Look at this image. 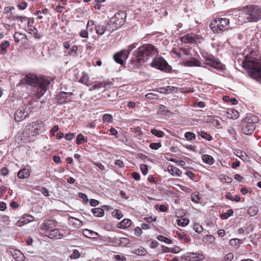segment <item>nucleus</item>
<instances>
[{
  "instance_id": "bf43d9fd",
  "label": "nucleus",
  "mask_w": 261,
  "mask_h": 261,
  "mask_svg": "<svg viewBox=\"0 0 261 261\" xmlns=\"http://www.w3.org/2000/svg\"><path fill=\"white\" fill-rule=\"evenodd\" d=\"M191 199L193 202L196 203H198L200 200L199 196L198 195L193 194L191 196Z\"/></svg>"
},
{
  "instance_id": "f03ea898",
  "label": "nucleus",
  "mask_w": 261,
  "mask_h": 261,
  "mask_svg": "<svg viewBox=\"0 0 261 261\" xmlns=\"http://www.w3.org/2000/svg\"><path fill=\"white\" fill-rule=\"evenodd\" d=\"M158 53V49L154 45L151 44H144L134 51L132 62L141 66Z\"/></svg>"
},
{
  "instance_id": "473e14b6",
  "label": "nucleus",
  "mask_w": 261,
  "mask_h": 261,
  "mask_svg": "<svg viewBox=\"0 0 261 261\" xmlns=\"http://www.w3.org/2000/svg\"><path fill=\"white\" fill-rule=\"evenodd\" d=\"M157 239L160 241L164 242L168 244H170L172 243V241L171 239L162 235L158 236L157 237Z\"/></svg>"
},
{
  "instance_id": "bb28decb",
  "label": "nucleus",
  "mask_w": 261,
  "mask_h": 261,
  "mask_svg": "<svg viewBox=\"0 0 261 261\" xmlns=\"http://www.w3.org/2000/svg\"><path fill=\"white\" fill-rule=\"evenodd\" d=\"M91 211L95 217H101L104 215V211L101 208H94L92 209Z\"/></svg>"
},
{
  "instance_id": "7ed1b4c3",
  "label": "nucleus",
  "mask_w": 261,
  "mask_h": 261,
  "mask_svg": "<svg viewBox=\"0 0 261 261\" xmlns=\"http://www.w3.org/2000/svg\"><path fill=\"white\" fill-rule=\"evenodd\" d=\"M242 64L251 78L261 82V64L259 62L246 59L243 61Z\"/></svg>"
},
{
  "instance_id": "69168bd1",
  "label": "nucleus",
  "mask_w": 261,
  "mask_h": 261,
  "mask_svg": "<svg viewBox=\"0 0 261 261\" xmlns=\"http://www.w3.org/2000/svg\"><path fill=\"white\" fill-rule=\"evenodd\" d=\"M59 129V128L58 125L54 126L50 131V133L51 134V136H54L55 133L58 132Z\"/></svg>"
},
{
  "instance_id": "20e7f679",
  "label": "nucleus",
  "mask_w": 261,
  "mask_h": 261,
  "mask_svg": "<svg viewBox=\"0 0 261 261\" xmlns=\"http://www.w3.org/2000/svg\"><path fill=\"white\" fill-rule=\"evenodd\" d=\"M126 18V13L125 11H119L116 13L108 22V32L109 34L124 24Z\"/></svg>"
},
{
  "instance_id": "603ef678",
  "label": "nucleus",
  "mask_w": 261,
  "mask_h": 261,
  "mask_svg": "<svg viewBox=\"0 0 261 261\" xmlns=\"http://www.w3.org/2000/svg\"><path fill=\"white\" fill-rule=\"evenodd\" d=\"M145 97L148 99H155L158 98V95L154 93H147L145 95Z\"/></svg>"
},
{
  "instance_id": "9d476101",
  "label": "nucleus",
  "mask_w": 261,
  "mask_h": 261,
  "mask_svg": "<svg viewBox=\"0 0 261 261\" xmlns=\"http://www.w3.org/2000/svg\"><path fill=\"white\" fill-rule=\"evenodd\" d=\"M150 65L158 69L165 71L169 70L170 68L167 62L162 57L153 58Z\"/></svg>"
},
{
  "instance_id": "72a5a7b5",
  "label": "nucleus",
  "mask_w": 261,
  "mask_h": 261,
  "mask_svg": "<svg viewBox=\"0 0 261 261\" xmlns=\"http://www.w3.org/2000/svg\"><path fill=\"white\" fill-rule=\"evenodd\" d=\"M236 155L239 157L241 160L245 161L247 160V155L245 152L241 150L236 151Z\"/></svg>"
},
{
  "instance_id": "ddd939ff",
  "label": "nucleus",
  "mask_w": 261,
  "mask_h": 261,
  "mask_svg": "<svg viewBox=\"0 0 261 261\" xmlns=\"http://www.w3.org/2000/svg\"><path fill=\"white\" fill-rule=\"evenodd\" d=\"M186 261H199L203 259V256L201 254H197L194 252H188L181 257Z\"/></svg>"
},
{
  "instance_id": "a211bd4d",
  "label": "nucleus",
  "mask_w": 261,
  "mask_h": 261,
  "mask_svg": "<svg viewBox=\"0 0 261 261\" xmlns=\"http://www.w3.org/2000/svg\"><path fill=\"white\" fill-rule=\"evenodd\" d=\"M184 65L187 67L201 66V63L195 58H192L191 60H188L184 63Z\"/></svg>"
},
{
  "instance_id": "2eb2a0df",
  "label": "nucleus",
  "mask_w": 261,
  "mask_h": 261,
  "mask_svg": "<svg viewBox=\"0 0 261 261\" xmlns=\"http://www.w3.org/2000/svg\"><path fill=\"white\" fill-rule=\"evenodd\" d=\"M198 38L197 35L192 33L183 36L181 37L180 40L186 43H195Z\"/></svg>"
},
{
  "instance_id": "393cba45",
  "label": "nucleus",
  "mask_w": 261,
  "mask_h": 261,
  "mask_svg": "<svg viewBox=\"0 0 261 261\" xmlns=\"http://www.w3.org/2000/svg\"><path fill=\"white\" fill-rule=\"evenodd\" d=\"M68 221L70 224L76 227H80L82 225V221L75 218L71 217L69 218Z\"/></svg>"
},
{
  "instance_id": "7c9ffc66",
  "label": "nucleus",
  "mask_w": 261,
  "mask_h": 261,
  "mask_svg": "<svg viewBox=\"0 0 261 261\" xmlns=\"http://www.w3.org/2000/svg\"><path fill=\"white\" fill-rule=\"evenodd\" d=\"M198 134L203 139H204L207 141H211L212 140V136L210 134H207V133H206L204 131L200 130L198 132Z\"/></svg>"
},
{
  "instance_id": "49530a36",
  "label": "nucleus",
  "mask_w": 261,
  "mask_h": 261,
  "mask_svg": "<svg viewBox=\"0 0 261 261\" xmlns=\"http://www.w3.org/2000/svg\"><path fill=\"white\" fill-rule=\"evenodd\" d=\"M229 243L230 245L235 246L239 245L241 243V241L239 239L235 238L231 239Z\"/></svg>"
},
{
  "instance_id": "1a4fd4ad",
  "label": "nucleus",
  "mask_w": 261,
  "mask_h": 261,
  "mask_svg": "<svg viewBox=\"0 0 261 261\" xmlns=\"http://www.w3.org/2000/svg\"><path fill=\"white\" fill-rule=\"evenodd\" d=\"M27 129L29 134L32 136H37L43 132L44 130V124L41 121L33 122L27 126Z\"/></svg>"
},
{
  "instance_id": "2f4dec72",
  "label": "nucleus",
  "mask_w": 261,
  "mask_h": 261,
  "mask_svg": "<svg viewBox=\"0 0 261 261\" xmlns=\"http://www.w3.org/2000/svg\"><path fill=\"white\" fill-rule=\"evenodd\" d=\"M10 42L9 41L6 40L3 42L0 45V48L3 54H5L7 52L6 48L9 46Z\"/></svg>"
},
{
  "instance_id": "39448f33",
  "label": "nucleus",
  "mask_w": 261,
  "mask_h": 261,
  "mask_svg": "<svg viewBox=\"0 0 261 261\" xmlns=\"http://www.w3.org/2000/svg\"><path fill=\"white\" fill-rule=\"evenodd\" d=\"M258 121V118L255 115L252 114H247V116L243 120L242 133L247 135H251L255 129V124Z\"/></svg>"
},
{
  "instance_id": "58836bf2",
  "label": "nucleus",
  "mask_w": 261,
  "mask_h": 261,
  "mask_svg": "<svg viewBox=\"0 0 261 261\" xmlns=\"http://www.w3.org/2000/svg\"><path fill=\"white\" fill-rule=\"evenodd\" d=\"M112 216L119 220L123 217V214L120 210L116 209L113 212Z\"/></svg>"
},
{
  "instance_id": "c85d7f7f",
  "label": "nucleus",
  "mask_w": 261,
  "mask_h": 261,
  "mask_svg": "<svg viewBox=\"0 0 261 261\" xmlns=\"http://www.w3.org/2000/svg\"><path fill=\"white\" fill-rule=\"evenodd\" d=\"M177 224L178 226L184 227L187 226L189 223V220L187 218H182L180 219H177L176 220Z\"/></svg>"
},
{
  "instance_id": "774afa93",
  "label": "nucleus",
  "mask_w": 261,
  "mask_h": 261,
  "mask_svg": "<svg viewBox=\"0 0 261 261\" xmlns=\"http://www.w3.org/2000/svg\"><path fill=\"white\" fill-rule=\"evenodd\" d=\"M1 174L3 176H7L9 173L8 169L5 167L2 168L1 169Z\"/></svg>"
},
{
  "instance_id": "8fccbe9b",
  "label": "nucleus",
  "mask_w": 261,
  "mask_h": 261,
  "mask_svg": "<svg viewBox=\"0 0 261 261\" xmlns=\"http://www.w3.org/2000/svg\"><path fill=\"white\" fill-rule=\"evenodd\" d=\"M140 169L142 174L144 175H146L148 173V167L146 165L142 164L140 165Z\"/></svg>"
},
{
  "instance_id": "052dcab7",
  "label": "nucleus",
  "mask_w": 261,
  "mask_h": 261,
  "mask_svg": "<svg viewBox=\"0 0 261 261\" xmlns=\"http://www.w3.org/2000/svg\"><path fill=\"white\" fill-rule=\"evenodd\" d=\"M27 6V3L24 1L21 2L18 5V7L20 10H24Z\"/></svg>"
},
{
  "instance_id": "c9c22d12",
  "label": "nucleus",
  "mask_w": 261,
  "mask_h": 261,
  "mask_svg": "<svg viewBox=\"0 0 261 261\" xmlns=\"http://www.w3.org/2000/svg\"><path fill=\"white\" fill-rule=\"evenodd\" d=\"M233 213V211L232 209H229L226 213H223L221 215V218L222 219H227L229 217L231 216Z\"/></svg>"
},
{
  "instance_id": "338daca9",
  "label": "nucleus",
  "mask_w": 261,
  "mask_h": 261,
  "mask_svg": "<svg viewBox=\"0 0 261 261\" xmlns=\"http://www.w3.org/2000/svg\"><path fill=\"white\" fill-rule=\"evenodd\" d=\"M80 36L82 38H88V33L87 31L86 30H82L80 32Z\"/></svg>"
},
{
  "instance_id": "aec40b11",
  "label": "nucleus",
  "mask_w": 261,
  "mask_h": 261,
  "mask_svg": "<svg viewBox=\"0 0 261 261\" xmlns=\"http://www.w3.org/2000/svg\"><path fill=\"white\" fill-rule=\"evenodd\" d=\"M83 234L86 237L95 239L98 236V233L93 230L85 229L83 230Z\"/></svg>"
},
{
  "instance_id": "b1692460",
  "label": "nucleus",
  "mask_w": 261,
  "mask_h": 261,
  "mask_svg": "<svg viewBox=\"0 0 261 261\" xmlns=\"http://www.w3.org/2000/svg\"><path fill=\"white\" fill-rule=\"evenodd\" d=\"M95 29L98 35H102L106 31H108V25L106 27L102 25H95Z\"/></svg>"
},
{
  "instance_id": "cd10ccee",
  "label": "nucleus",
  "mask_w": 261,
  "mask_h": 261,
  "mask_svg": "<svg viewBox=\"0 0 261 261\" xmlns=\"http://www.w3.org/2000/svg\"><path fill=\"white\" fill-rule=\"evenodd\" d=\"M130 242L129 240L127 238H120L115 241L120 246H125Z\"/></svg>"
},
{
  "instance_id": "5701e85b",
  "label": "nucleus",
  "mask_w": 261,
  "mask_h": 261,
  "mask_svg": "<svg viewBox=\"0 0 261 261\" xmlns=\"http://www.w3.org/2000/svg\"><path fill=\"white\" fill-rule=\"evenodd\" d=\"M131 221L128 219H124L117 224V227L120 229H124L130 226Z\"/></svg>"
},
{
  "instance_id": "6ab92c4d",
  "label": "nucleus",
  "mask_w": 261,
  "mask_h": 261,
  "mask_svg": "<svg viewBox=\"0 0 261 261\" xmlns=\"http://www.w3.org/2000/svg\"><path fill=\"white\" fill-rule=\"evenodd\" d=\"M224 112L226 114V116L229 119H236L239 115L237 111L232 109L226 110Z\"/></svg>"
},
{
  "instance_id": "5fc2aeb1",
  "label": "nucleus",
  "mask_w": 261,
  "mask_h": 261,
  "mask_svg": "<svg viewBox=\"0 0 261 261\" xmlns=\"http://www.w3.org/2000/svg\"><path fill=\"white\" fill-rule=\"evenodd\" d=\"M194 230L198 233H200L202 231L203 228L199 224H195L193 227Z\"/></svg>"
},
{
  "instance_id": "4c0bfd02",
  "label": "nucleus",
  "mask_w": 261,
  "mask_h": 261,
  "mask_svg": "<svg viewBox=\"0 0 261 261\" xmlns=\"http://www.w3.org/2000/svg\"><path fill=\"white\" fill-rule=\"evenodd\" d=\"M84 142H87V139H86L82 134H79L76 137V144L80 145Z\"/></svg>"
},
{
  "instance_id": "6e6552de",
  "label": "nucleus",
  "mask_w": 261,
  "mask_h": 261,
  "mask_svg": "<svg viewBox=\"0 0 261 261\" xmlns=\"http://www.w3.org/2000/svg\"><path fill=\"white\" fill-rule=\"evenodd\" d=\"M32 106L31 103L24 105L18 109L15 113V119L19 122L29 116V114L32 112Z\"/></svg>"
},
{
  "instance_id": "0eeeda50",
  "label": "nucleus",
  "mask_w": 261,
  "mask_h": 261,
  "mask_svg": "<svg viewBox=\"0 0 261 261\" xmlns=\"http://www.w3.org/2000/svg\"><path fill=\"white\" fill-rule=\"evenodd\" d=\"M229 23L228 19L217 18L211 22L210 28L214 33L219 34L228 30Z\"/></svg>"
},
{
  "instance_id": "3c124183",
  "label": "nucleus",
  "mask_w": 261,
  "mask_h": 261,
  "mask_svg": "<svg viewBox=\"0 0 261 261\" xmlns=\"http://www.w3.org/2000/svg\"><path fill=\"white\" fill-rule=\"evenodd\" d=\"M166 108L165 106L163 105H161L158 110V113L161 115L166 114V112L168 111L166 110Z\"/></svg>"
},
{
  "instance_id": "4d7b16f0",
  "label": "nucleus",
  "mask_w": 261,
  "mask_h": 261,
  "mask_svg": "<svg viewBox=\"0 0 261 261\" xmlns=\"http://www.w3.org/2000/svg\"><path fill=\"white\" fill-rule=\"evenodd\" d=\"M166 89L167 93H169L173 92H176L177 88L173 86H167Z\"/></svg>"
},
{
  "instance_id": "e433bc0d",
  "label": "nucleus",
  "mask_w": 261,
  "mask_h": 261,
  "mask_svg": "<svg viewBox=\"0 0 261 261\" xmlns=\"http://www.w3.org/2000/svg\"><path fill=\"white\" fill-rule=\"evenodd\" d=\"M185 137L189 141H192L196 139V135L192 132H187L185 134Z\"/></svg>"
},
{
  "instance_id": "4468645a",
  "label": "nucleus",
  "mask_w": 261,
  "mask_h": 261,
  "mask_svg": "<svg viewBox=\"0 0 261 261\" xmlns=\"http://www.w3.org/2000/svg\"><path fill=\"white\" fill-rule=\"evenodd\" d=\"M57 222L55 220H48L45 222L43 223L40 225V229L44 231L45 234L48 233V231L50 229H52L57 226Z\"/></svg>"
},
{
  "instance_id": "c756f323",
  "label": "nucleus",
  "mask_w": 261,
  "mask_h": 261,
  "mask_svg": "<svg viewBox=\"0 0 261 261\" xmlns=\"http://www.w3.org/2000/svg\"><path fill=\"white\" fill-rule=\"evenodd\" d=\"M133 252L139 255H145L147 253L146 249L142 247H140V248L135 249L134 251H133Z\"/></svg>"
},
{
  "instance_id": "a18cd8bd",
  "label": "nucleus",
  "mask_w": 261,
  "mask_h": 261,
  "mask_svg": "<svg viewBox=\"0 0 261 261\" xmlns=\"http://www.w3.org/2000/svg\"><path fill=\"white\" fill-rule=\"evenodd\" d=\"M162 146L161 143H151L149 144V147L152 149L157 150Z\"/></svg>"
},
{
  "instance_id": "09e8293b",
  "label": "nucleus",
  "mask_w": 261,
  "mask_h": 261,
  "mask_svg": "<svg viewBox=\"0 0 261 261\" xmlns=\"http://www.w3.org/2000/svg\"><path fill=\"white\" fill-rule=\"evenodd\" d=\"M23 219L25 220H23V222H25V223H28L34 220V217L30 215H25L23 217Z\"/></svg>"
},
{
  "instance_id": "423d86ee",
  "label": "nucleus",
  "mask_w": 261,
  "mask_h": 261,
  "mask_svg": "<svg viewBox=\"0 0 261 261\" xmlns=\"http://www.w3.org/2000/svg\"><path fill=\"white\" fill-rule=\"evenodd\" d=\"M245 18L250 22H257L261 19V8L258 6L249 5L244 8Z\"/></svg>"
},
{
  "instance_id": "6e6d98bb",
  "label": "nucleus",
  "mask_w": 261,
  "mask_h": 261,
  "mask_svg": "<svg viewBox=\"0 0 261 261\" xmlns=\"http://www.w3.org/2000/svg\"><path fill=\"white\" fill-rule=\"evenodd\" d=\"M233 258V254L232 253H228L225 255L224 259L225 261H231Z\"/></svg>"
},
{
  "instance_id": "37998d69",
  "label": "nucleus",
  "mask_w": 261,
  "mask_h": 261,
  "mask_svg": "<svg viewBox=\"0 0 261 261\" xmlns=\"http://www.w3.org/2000/svg\"><path fill=\"white\" fill-rule=\"evenodd\" d=\"M215 237L212 235H207L203 237L202 240L204 242H210L212 243L215 241Z\"/></svg>"
},
{
  "instance_id": "f257e3e1",
  "label": "nucleus",
  "mask_w": 261,
  "mask_h": 261,
  "mask_svg": "<svg viewBox=\"0 0 261 261\" xmlns=\"http://www.w3.org/2000/svg\"><path fill=\"white\" fill-rule=\"evenodd\" d=\"M49 81L44 77L28 74L22 78L19 84H28L32 86L31 94L36 98H40L48 88Z\"/></svg>"
},
{
  "instance_id": "f8f14e48",
  "label": "nucleus",
  "mask_w": 261,
  "mask_h": 261,
  "mask_svg": "<svg viewBox=\"0 0 261 261\" xmlns=\"http://www.w3.org/2000/svg\"><path fill=\"white\" fill-rule=\"evenodd\" d=\"M128 56V53L126 52L125 50H122L115 54L113 58L116 63L122 65L123 64L124 61L127 58Z\"/></svg>"
},
{
  "instance_id": "412c9836",
  "label": "nucleus",
  "mask_w": 261,
  "mask_h": 261,
  "mask_svg": "<svg viewBox=\"0 0 261 261\" xmlns=\"http://www.w3.org/2000/svg\"><path fill=\"white\" fill-rule=\"evenodd\" d=\"M168 171L172 175L179 176L181 174V171L177 167L173 166H168L167 168Z\"/></svg>"
},
{
  "instance_id": "864d4df0",
  "label": "nucleus",
  "mask_w": 261,
  "mask_h": 261,
  "mask_svg": "<svg viewBox=\"0 0 261 261\" xmlns=\"http://www.w3.org/2000/svg\"><path fill=\"white\" fill-rule=\"evenodd\" d=\"M71 95H72V94L71 93H67V92H62L60 93L59 97H60V98H63L67 99L68 97H70Z\"/></svg>"
},
{
  "instance_id": "680f3d73",
  "label": "nucleus",
  "mask_w": 261,
  "mask_h": 261,
  "mask_svg": "<svg viewBox=\"0 0 261 261\" xmlns=\"http://www.w3.org/2000/svg\"><path fill=\"white\" fill-rule=\"evenodd\" d=\"M212 123L214 126H215L218 128H221V127H220L221 123L218 120L214 119L212 121Z\"/></svg>"
},
{
  "instance_id": "9b49d317",
  "label": "nucleus",
  "mask_w": 261,
  "mask_h": 261,
  "mask_svg": "<svg viewBox=\"0 0 261 261\" xmlns=\"http://www.w3.org/2000/svg\"><path fill=\"white\" fill-rule=\"evenodd\" d=\"M205 64L217 69L223 71L225 69V66L219 61L216 60L212 55H208L204 57Z\"/></svg>"
},
{
  "instance_id": "0e129e2a",
  "label": "nucleus",
  "mask_w": 261,
  "mask_h": 261,
  "mask_svg": "<svg viewBox=\"0 0 261 261\" xmlns=\"http://www.w3.org/2000/svg\"><path fill=\"white\" fill-rule=\"evenodd\" d=\"M104 86H106V84L101 82V83H98L94 85L93 86L92 88L93 89H98L101 87H104Z\"/></svg>"
},
{
  "instance_id": "de8ad7c7",
  "label": "nucleus",
  "mask_w": 261,
  "mask_h": 261,
  "mask_svg": "<svg viewBox=\"0 0 261 261\" xmlns=\"http://www.w3.org/2000/svg\"><path fill=\"white\" fill-rule=\"evenodd\" d=\"M39 189H38V190L39 191H40L42 193V194L45 196V197H48L49 194V192L48 191V190L45 188V187H41V188H39Z\"/></svg>"
},
{
  "instance_id": "a878e982",
  "label": "nucleus",
  "mask_w": 261,
  "mask_h": 261,
  "mask_svg": "<svg viewBox=\"0 0 261 261\" xmlns=\"http://www.w3.org/2000/svg\"><path fill=\"white\" fill-rule=\"evenodd\" d=\"M202 160L204 163L208 165H212L214 162L213 158L208 154H203L202 156Z\"/></svg>"
},
{
  "instance_id": "a19ab883",
  "label": "nucleus",
  "mask_w": 261,
  "mask_h": 261,
  "mask_svg": "<svg viewBox=\"0 0 261 261\" xmlns=\"http://www.w3.org/2000/svg\"><path fill=\"white\" fill-rule=\"evenodd\" d=\"M88 76L86 74L83 73L82 76L80 80V82L87 86L88 85Z\"/></svg>"
},
{
  "instance_id": "c03bdc74",
  "label": "nucleus",
  "mask_w": 261,
  "mask_h": 261,
  "mask_svg": "<svg viewBox=\"0 0 261 261\" xmlns=\"http://www.w3.org/2000/svg\"><path fill=\"white\" fill-rule=\"evenodd\" d=\"M80 253L79 251L75 249L73 250L72 253L70 256V257L71 259H77L80 257Z\"/></svg>"
},
{
  "instance_id": "4be33fe9",
  "label": "nucleus",
  "mask_w": 261,
  "mask_h": 261,
  "mask_svg": "<svg viewBox=\"0 0 261 261\" xmlns=\"http://www.w3.org/2000/svg\"><path fill=\"white\" fill-rule=\"evenodd\" d=\"M30 175L29 170L28 169L23 168L19 171L17 176L19 178L24 179L28 178Z\"/></svg>"
},
{
  "instance_id": "dca6fc26",
  "label": "nucleus",
  "mask_w": 261,
  "mask_h": 261,
  "mask_svg": "<svg viewBox=\"0 0 261 261\" xmlns=\"http://www.w3.org/2000/svg\"><path fill=\"white\" fill-rule=\"evenodd\" d=\"M46 236L51 239H59L63 236L58 229H54L50 230L48 234L46 233Z\"/></svg>"
},
{
  "instance_id": "e2e57ef3",
  "label": "nucleus",
  "mask_w": 261,
  "mask_h": 261,
  "mask_svg": "<svg viewBox=\"0 0 261 261\" xmlns=\"http://www.w3.org/2000/svg\"><path fill=\"white\" fill-rule=\"evenodd\" d=\"M94 25V22L92 20H89L87 24V28L89 29L90 31H92V28H90L92 27L93 25Z\"/></svg>"
},
{
  "instance_id": "79ce46f5",
  "label": "nucleus",
  "mask_w": 261,
  "mask_h": 261,
  "mask_svg": "<svg viewBox=\"0 0 261 261\" xmlns=\"http://www.w3.org/2000/svg\"><path fill=\"white\" fill-rule=\"evenodd\" d=\"M113 119V117L111 114H105L102 116V120L103 122H109Z\"/></svg>"
},
{
  "instance_id": "f704fd0d",
  "label": "nucleus",
  "mask_w": 261,
  "mask_h": 261,
  "mask_svg": "<svg viewBox=\"0 0 261 261\" xmlns=\"http://www.w3.org/2000/svg\"><path fill=\"white\" fill-rule=\"evenodd\" d=\"M151 133L152 134L159 138H162L164 135V133L161 130H158L155 128L152 129L151 130Z\"/></svg>"
},
{
  "instance_id": "ea45409f",
  "label": "nucleus",
  "mask_w": 261,
  "mask_h": 261,
  "mask_svg": "<svg viewBox=\"0 0 261 261\" xmlns=\"http://www.w3.org/2000/svg\"><path fill=\"white\" fill-rule=\"evenodd\" d=\"M258 212V209L256 207H250L248 210V213L251 216H255Z\"/></svg>"
},
{
  "instance_id": "f3484780",
  "label": "nucleus",
  "mask_w": 261,
  "mask_h": 261,
  "mask_svg": "<svg viewBox=\"0 0 261 261\" xmlns=\"http://www.w3.org/2000/svg\"><path fill=\"white\" fill-rule=\"evenodd\" d=\"M12 255L16 261H24L25 256L23 253L18 250H14L11 252Z\"/></svg>"
},
{
  "instance_id": "13d9d810",
  "label": "nucleus",
  "mask_w": 261,
  "mask_h": 261,
  "mask_svg": "<svg viewBox=\"0 0 261 261\" xmlns=\"http://www.w3.org/2000/svg\"><path fill=\"white\" fill-rule=\"evenodd\" d=\"M79 197L80 198L83 199V200L86 202L88 201V196L85 194H84L82 193H79Z\"/></svg>"
}]
</instances>
